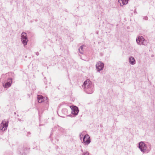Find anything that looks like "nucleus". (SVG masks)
Listing matches in <instances>:
<instances>
[{"label":"nucleus","mask_w":155,"mask_h":155,"mask_svg":"<svg viewBox=\"0 0 155 155\" xmlns=\"http://www.w3.org/2000/svg\"><path fill=\"white\" fill-rule=\"evenodd\" d=\"M39 54V53L38 52H37L36 53V54L37 55H38Z\"/></svg>","instance_id":"17"},{"label":"nucleus","mask_w":155,"mask_h":155,"mask_svg":"<svg viewBox=\"0 0 155 155\" xmlns=\"http://www.w3.org/2000/svg\"><path fill=\"white\" fill-rule=\"evenodd\" d=\"M144 18L145 20H147L148 19V17H145Z\"/></svg>","instance_id":"16"},{"label":"nucleus","mask_w":155,"mask_h":155,"mask_svg":"<svg viewBox=\"0 0 155 155\" xmlns=\"http://www.w3.org/2000/svg\"><path fill=\"white\" fill-rule=\"evenodd\" d=\"M8 126V123L5 120H2L0 125V130L3 131L7 129Z\"/></svg>","instance_id":"4"},{"label":"nucleus","mask_w":155,"mask_h":155,"mask_svg":"<svg viewBox=\"0 0 155 155\" xmlns=\"http://www.w3.org/2000/svg\"><path fill=\"white\" fill-rule=\"evenodd\" d=\"M81 151H83V150H81Z\"/></svg>","instance_id":"19"},{"label":"nucleus","mask_w":155,"mask_h":155,"mask_svg":"<svg viewBox=\"0 0 155 155\" xmlns=\"http://www.w3.org/2000/svg\"><path fill=\"white\" fill-rule=\"evenodd\" d=\"M129 62L131 65H134L136 64V61L135 59L133 57L131 56L129 57Z\"/></svg>","instance_id":"10"},{"label":"nucleus","mask_w":155,"mask_h":155,"mask_svg":"<svg viewBox=\"0 0 155 155\" xmlns=\"http://www.w3.org/2000/svg\"><path fill=\"white\" fill-rule=\"evenodd\" d=\"M12 79L11 78H9L7 81V82L3 85V86L5 87H9L11 86L12 83Z\"/></svg>","instance_id":"9"},{"label":"nucleus","mask_w":155,"mask_h":155,"mask_svg":"<svg viewBox=\"0 0 155 155\" xmlns=\"http://www.w3.org/2000/svg\"><path fill=\"white\" fill-rule=\"evenodd\" d=\"M28 134H31L30 133V132H28Z\"/></svg>","instance_id":"18"},{"label":"nucleus","mask_w":155,"mask_h":155,"mask_svg":"<svg viewBox=\"0 0 155 155\" xmlns=\"http://www.w3.org/2000/svg\"><path fill=\"white\" fill-rule=\"evenodd\" d=\"M82 87L85 91L87 94H91L94 92V86L89 79L86 80L84 82Z\"/></svg>","instance_id":"1"},{"label":"nucleus","mask_w":155,"mask_h":155,"mask_svg":"<svg viewBox=\"0 0 155 155\" xmlns=\"http://www.w3.org/2000/svg\"><path fill=\"white\" fill-rule=\"evenodd\" d=\"M79 51L80 53L81 54H82L83 52V46H80V48L79 49Z\"/></svg>","instance_id":"13"},{"label":"nucleus","mask_w":155,"mask_h":155,"mask_svg":"<svg viewBox=\"0 0 155 155\" xmlns=\"http://www.w3.org/2000/svg\"><path fill=\"white\" fill-rule=\"evenodd\" d=\"M136 41L137 43L140 45H145L146 43V41L142 36L139 37L137 38Z\"/></svg>","instance_id":"5"},{"label":"nucleus","mask_w":155,"mask_h":155,"mask_svg":"<svg viewBox=\"0 0 155 155\" xmlns=\"http://www.w3.org/2000/svg\"><path fill=\"white\" fill-rule=\"evenodd\" d=\"M71 113L72 114L77 115L79 112L78 107L76 106H71Z\"/></svg>","instance_id":"8"},{"label":"nucleus","mask_w":155,"mask_h":155,"mask_svg":"<svg viewBox=\"0 0 155 155\" xmlns=\"http://www.w3.org/2000/svg\"><path fill=\"white\" fill-rule=\"evenodd\" d=\"M82 155H89V153L87 151H86L83 153Z\"/></svg>","instance_id":"14"},{"label":"nucleus","mask_w":155,"mask_h":155,"mask_svg":"<svg viewBox=\"0 0 155 155\" xmlns=\"http://www.w3.org/2000/svg\"><path fill=\"white\" fill-rule=\"evenodd\" d=\"M138 144V148L143 153H148L151 149V145L150 144L147 145L143 142L141 141Z\"/></svg>","instance_id":"2"},{"label":"nucleus","mask_w":155,"mask_h":155,"mask_svg":"<svg viewBox=\"0 0 155 155\" xmlns=\"http://www.w3.org/2000/svg\"><path fill=\"white\" fill-rule=\"evenodd\" d=\"M83 141L84 143L87 144H88L91 142L90 140V137L87 134L85 135L83 139Z\"/></svg>","instance_id":"7"},{"label":"nucleus","mask_w":155,"mask_h":155,"mask_svg":"<svg viewBox=\"0 0 155 155\" xmlns=\"http://www.w3.org/2000/svg\"><path fill=\"white\" fill-rule=\"evenodd\" d=\"M96 67L97 70L99 71L103 70L104 67V64L101 62L99 61L96 64Z\"/></svg>","instance_id":"6"},{"label":"nucleus","mask_w":155,"mask_h":155,"mask_svg":"<svg viewBox=\"0 0 155 155\" xmlns=\"http://www.w3.org/2000/svg\"><path fill=\"white\" fill-rule=\"evenodd\" d=\"M128 0H119L118 2L121 6H123L127 4Z\"/></svg>","instance_id":"11"},{"label":"nucleus","mask_w":155,"mask_h":155,"mask_svg":"<svg viewBox=\"0 0 155 155\" xmlns=\"http://www.w3.org/2000/svg\"><path fill=\"white\" fill-rule=\"evenodd\" d=\"M21 41L24 46L27 45L28 41L27 37V34L25 32H23L21 35Z\"/></svg>","instance_id":"3"},{"label":"nucleus","mask_w":155,"mask_h":155,"mask_svg":"<svg viewBox=\"0 0 155 155\" xmlns=\"http://www.w3.org/2000/svg\"><path fill=\"white\" fill-rule=\"evenodd\" d=\"M62 111H67V110L66 109H63L62 110Z\"/></svg>","instance_id":"15"},{"label":"nucleus","mask_w":155,"mask_h":155,"mask_svg":"<svg viewBox=\"0 0 155 155\" xmlns=\"http://www.w3.org/2000/svg\"><path fill=\"white\" fill-rule=\"evenodd\" d=\"M38 101L39 103H42L44 101V97L41 95H38L37 97Z\"/></svg>","instance_id":"12"}]
</instances>
